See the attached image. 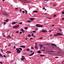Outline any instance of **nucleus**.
<instances>
[{
  "label": "nucleus",
  "instance_id": "1",
  "mask_svg": "<svg viewBox=\"0 0 64 64\" xmlns=\"http://www.w3.org/2000/svg\"><path fill=\"white\" fill-rule=\"evenodd\" d=\"M35 26L37 27H43V25L39 24H37Z\"/></svg>",
  "mask_w": 64,
  "mask_h": 64
},
{
  "label": "nucleus",
  "instance_id": "2",
  "mask_svg": "<svg viewBox=\"0 0 64 64\" xmlns=\"http://www.w3.org/2000/svg\"><path fill=\"white\" fill-rule=\"evenodd\" d=\"M60 35L62 36L63 35L62 33H57L56 34H55L54 35V36H60Z\"/></svg>",
  "mask_w": 64,
  "mask_h": 64
},
{
  "label": "nucleus",
  "instance_id": "3",
  "mask_svg": "<svg viewBox=\"0 0 64 64\" xmlns=\"http://www.w3.org/2000/svg\"><path fill=\"white\" fill-rule=\"evenodd\" d=\"M22 2H24V3H29L30 2L26 0H20Z\"/></svg>",
  "mask_w": 64,
  "mask_h": 64
},
{
  "label": "nucleus",
  "instance_id": "4",
  "mask_svg": "<svg viewBox=\"0 0 64 64\" xmlns=\"http://www.w3.org/2000/svg\"><path fill=\"white\" fill-rule=\"evenodd\" d=\"M16 52L17 53H21V51L20 50H19V49H18L17 48H16Z\"/></svg>",
  "mask_w": 64,
  "mask_h": 64
},
{
  "label": "nucleus",
  "instance_id": "5",
  "mask_svg": "<svg viewBox=\"0 0 64 64\" xmlns=\"http://www.w3.org/2000/svg\"><path fill=\"white\" fill-rule=\"evenodd\" d=\"M41 32H44V33H46V32H47V31L46 30H42V31H40Z\"/></svg>",
  "mask_w": 64,
  "mask_h": 64
},
{
  "label": "nucleus",
  "instance_id": "6",
  "mask_svg": "<svg viewBox=\"0 0 64 64\" xmlns=\"http://www.w3.org/2000/svg\"><path fill=\"white\" fill-rule=\"evenodd\" d=\"M19 25H17L16 26H14L13 27V28H17L19 27Z\"/></svg>",
  "mask_w": 64,
  "mask_h": 64
},
{
  "label": "nucleus",
  "instance_id": "7",
  "mask_svg": "<svg viewBox=\"0 0 64 64\" xmlns=\"http://www.w3.org/2000/svg\"><path fill=\"white\" fill-rule=\"evenodd\" d=\"M29 19H30V20L31 21H33V20H34L35 19V18H29Z\"/></svg>",
  "mask_w": 64,
  "mask_h": 64
},
{
  "label": "nucleus",
  "instance_id": "8",
  "mask_svg": "<svg viewBox=\"0 0 64 64\" xmlns=\"http://www.w3.org/2000/svg\"><path fill=\"white\" fill-rule=\"evenodd\" d=\"M20 30L22 32V33H24L25 32V31H24V30H23V29H21Z\"/></svg>",
  "mask_w": 64,
  "mask_h": 64
},
{
  "label": "nucleus",
  "instance_id": "9",
  "mask_svg": "<svg viewBox=\"0 0 64 64\" xmlns=\"http://www.w3.org/2000/svg\"><path fill=\"white\" fill-rule=\"evenodd\" d=\"M7 37L8 38V39H10V38H11V36L10 35H8L7 36Z\"/></svg>",
  "mask_w": 64,
  "mask_h": 64
},
{
  "label": "nucleus",
  "instance_id": "10",
  "mask_svg": "<svg viewBox=\"0 0 64 64\" xmlns=\"http://www.w3.org/2000/svg\"><path fill=\"white\" fill-rule=\"evenodd\" d=\"M34 54V52H33L31 54H30L29 56H31L33 55Z\"/></svg>",
  "mask_w": 64,
  "mask_h": 64
},
{
  "label": "nucleus",
  "instance_id": "11",
  "mask_svg": "<svg viewBox=\"0 0 64 64\" xmlns=\"http://www.w3.org/2000/svg\"><path fill=\"white\" fill-rule=\"evenodd\" d=\"M34 48L36 49H37V48H38V46H37V45H36Z\"/></svg>",
  "mask_w": 64,
  "mask_h": 64
},
{
  "label": "nucleus",
  "instance_id": "12",
  "mask_svg": "<svg viewBox=\"0 0 64 64\" xmlns=\"http://www.w3.org/2000/svg\"><path fill=\"white\" fill-rule=\"evenodd\" d=\"M51 46H55V47H56V44H51Z\"/></svg>",
  "mask_w": 64,
  "mask_h": 64
},
{
  "label": "nucleus",
  "instance_id": "13",
  "mask_svg": "<svg viewBox=\"0 0 64 64\" xmlns=\"http://www.w3.org/2000/svg\"><path fill=\"white\" fill-rule=\"evenodd\" d=\"M20 47H22V48H25V46H20Z\"/></svg>",
  "mask_w": 64,
  "mask_h": 64
},
{
  "label": "nucleus",
  "instance_id": "14",
  "mask_svg": "<svg viewBox=\"0 0 64 64\" xmlns=\"http://www.w3.org/2000/svg\"><path fill=\"white\" fill-rule=\"evenodd\" d=\"M56 5L57 4H53V6H54V7H55V6H56Z\"/></svg>",
  "mask_w": 64,
  "mask_h": 64
},
{
  "label": "nucleus",
  "instance_id": "15",
  "mask_svg": "<svg viewBox=\"0 0 64 64\" xmlns=\"http://www.w3.org/2000/svg\"><path fill=\"white\" fill-rule=\"evenodd\" d=\"M38 53H41V50H38Z\"/></svg>",
  "mask_w": 64,
  "mask_h": 64
},
{
  "label": "nucleus",
  "instance_id": "16",
  "mask_svg": "<svg viewBox=\"0 0 64 64\" xmlns=\"http://www.w3.org/2000/svg\"><path fill=\"white\" fill-rule=\"evenodd\" d=\"M25 59V58H21L22 60V61H24V60Z\"/></svg>",
  "mask_w": 64,
  "mask_h": 64
},
{
  "label": "nucleus",
  "instance_id": "17",
  "mask_svg": "<svg viewBox=\"0 0 64 64\" xmlns=\"http://www.w3.org/2000/svg\"><path fill=\"white\" fill-rule=\"evenodd\" d=\"M33 13H38V12L37 10L34 11L33 12Z\"/></svg>",
  "mask_w": 64,
  "mask_h": 64
},
{
  "label": "nucleus",
  "instance_id": "18",
  "mask_svg": "<svg viewBox=\"0 0 64 64\" xmlns=\"http://www.w3.org/2000/svg\"><path fill=\"white\" fill-rule=\"evenodd\" d=\"M8 52V53L11 54V52L10 51H8V52H6V53H7Z\"/></svg>",
  "mask_w": 64,
  "mask_h": 64
},
{
  "label": "nucleus",
  "instance_id": "19",
  "mask_svg": "<svg viewBox=\"0 0 64 64\" xmlns=\"http://www.w3.org/2000/svg\"><path fill=\"white\" fill-rule=\"evenodd\" d=\"M31 36V34H28V37H30Z\"/></svg>",
  "mask_w": 64,
  "mask_h": 64
},
{
  "label": "nucleus",
  "instance_id": "20",
  "mask_svg": "<svg viewBox=\"0 0 64 64\" xmlns=\"http://www.w3.org/2000/svg\"><path fill=\"white\" fill-rule=\"evenodd\" d=\"M27 22H28L30 23V22H31V21H30V20H28L27 21Z\"/></svg>",
  "mask_w": 64,
  "mask_h": 64
},
{
  "label": "nucleus",
  "instance_id": "21",
  "mask_svg": "<svg viewBox=\"0 0 64 64\" xmlns=\"http://www.w3.org/2000/svg\"><path fill=\"white\" fill-rule=\"evenodd\" d=\"M4 14L5 15H7V14L6 13H5V12H4Z\"/></svg>",
  "mask_w": 64,
  "mask_h": 64
},
{
  "label": "nucleus",
  "instance_id": "22",
  "mask_svg": "<svg viewBox=\"0 0 64 64\" xmlns=\"http://www.w3.org/2000/svg\"><path fill=\"white\" fill-rule=\"evenodd\" d=\"M16 24V22H14L12 23V25H13V24Z\"/></svg>",
  "mask_w": 64,
  "mask_h": 64
},
{
  "label": "nucleus",
  "instance_id": "23",
  "mask_svg": "<svg viewBox=\"0 0 64 64\" xmlns=\"http://www.w3.org/2000/svg\"><path fill=\"white\" fill-rule=\"evenodd\" d=\"M2 24H3L4 25H5L6 24V22H4L2 23Z\"/></svg>",
  "mask_w": 64,
  "mask_h": 64
},
{
  "label": "nucleus",
  "instance_id": "24",
  "mask_svg": "<svg viewBox=\"0 0 64 64\" xmlns=\"http://www.w3.org/2000/svg\"><path fill=\"white\" fill-rule=\"evenodd\" d=\"M58 30H59L60 31V32H61L62 31V30H61V29L59 28V29H58Z\"/></svg>",
  "mask_w": 64,
  "mask_h": 64
},
{
  "label": "nucleus",
  "instance_id": "25",
  "mask_svg": "<svg viewBox=\"0 0 64 64\" xmlns=\"http://www.w3.org/2000/svg\"><path fill=\"white\" fill-rule=\"evenodd\" d=\"M45 56V55H42V54H41L40 56H42V57H43V56Z\"/></svg>",
  "mask_w": 64,
  "mask_h": 64
},
{
  "label": "nucleus",
  "instance_id": "26",
  "mask_svg": "<svg viewBox=\"0 0 64 64\" xmlns=\"http://www.w3.org/2000/svg\"><path fill=\"white\" fill-rule=\"evenodd\" d=\"M9 20L8 19H7L6 20V22H8Z\"/></svg>",
  "mask_w": 64,
  "mask_h": 64
},
{
  "label": "nucleus",
  "instance_id": "27",
  "mask_svg": "<svg viewBox=\"0 0 64 64\" xmlns=\"http://www.w3.org/2000/svg\"><path fill=\"white\" fill-rule=\"evenodd\" d=\"M64 14V12H62V13L61 14V15H63V14Z\"/></svg>",
  "mask_w": 64,
  "mask_h": 64
},
{
  "label": "nucleus",
  "instance_id": "28",
  "mask_svg": "<svg viewBox=\"0 0 64 64\" xmlns=\"http://www.w3.org/2000/svg\"><path fill=\"white\" fill-rule=\"evenodd\" d=\"M0 56L1 57H3V56H2V55L1 54H0Z\"/></svg>",
  "mask_w": 64,
  "mask_h": 64
},
{
  "label": "nucleus",
  "instance_id": "29",
  "mask_svg": "<svg viewBox=\"0 0 64 64\" xmlns=\"http://www.w3.org/2000/svg\"><path fill=\"white\" fill-rule=\"evenodd\" d=\"M26 50H27V51H29V50H30V49H29L28 48H27Z\"/></svg>",
  "mask_w": 64,
  "mask_h": 64
},
{
  "label": "nucleus",
  "instance_id": "30",
  "mask_svg": "<svg viewBox=\"0 0 64 64\" xmlns=\"http://www.w3.org/2000/svg\"><path fill=\"white\" fill-rule=\"evenodd\" d=\"M43 9L44 10H45L46 11V9L45 8V7H44L43 8Z\"/></svg>",
  "mask_w": 64,
  "mask_h": 64
},
{
  "label": "nucleus",
  "instance_id": "31",
  "mask_svg": "<svg viewBox=\"0 0 64 64\" xmlns=\"http://www.w3.org/2000/svg\"><path fill=\"white\" fill-rule=\"evenodd\" d=\"M53 30H50L48 31V32H52V31H53Z\"/></svg>",
  "mask_w": 64,
  "mask_h": 64
},
{
  "label": "nucleus",
  "instance_id": "32",
  "mask_svg": "<svg viewBox=\"0 0 64 64\" xmlns=\"http://www.w3.org/2000/svg\"><path fill=\"white\" fill-rule=\"evenodd\" d=\"M19 31H16V33H19Z\"/></svg>",
  "mask_w": 64,
  "mask_h": 64
},
{
  "label": "nucleus",
  "instance_id": "33",
  "mask_svg": "<svg viewBox=\"0 0 64 64\" xmlns=\"http://www.w3.org/2000/svg\"><path fill=\"white\" fill-rule=\"evenodd\" d=\"M32 32L33 33H36V31H32Z\"/></svg>",
  "mask_w": 64,
  "mask_h": 64
},
{
  "label": "nucleus",
  "instance_id": "34",
  "mask_svg": "<svg viewBox=\"0 0 64 64\" xmlns=\"http://www.w3.org/2000/svg\"><path fill=\"white\" fill-rule=\"evenodd\" d=\"M24 29H26V30L27 29V27H25L24 28Z\"/></svg>",
  "mask_w": 64,
  "mask_h": 64
},
{
  "label": "nucleus",
  "instance_id": "35",
  "mask_svg": "<svg viewBox=\"0 0 64 64\" xmlns=\"http://www.w3.org/2000/svg\"><path fill=\"white\" fill-rule=\"evenodd\" d=\"M34 36V34L32 33V36Z\"/></svg>",
  "mask_w": 64,
  "mask_h": 64
},
{
  "label": "nucleus",
  "instance_id": "36",
  "mask_svg": "<svg viewBox=\"0 0 64 64\" xmlns=\"http://www.w3.org/2000/svg\"><path fill=\"white\" fill-rule=\"evenodd\" d=\"M56 14H54V17H56Z\"/></svg>",
  "mask_w": 64,
  "mask_h": 64
},
{
  "label": "nucleus",
  "instance_id": "37",
  "mask_svg": "<svg viewBox=\"0 0 64 64\" xmlns=\"http://www.w3.org/2000/svg\"><path fill=\"white\" fill-rule=\"evenodd\" d=\"M19 49H20V50H22V49L21 48H19Z\"/></svg>",
  "mask_w": 64,
  "mask_h": 64
},
{
  "label": "nucleus",
  "instance_id": "38",
  "mask_svg": "<svg viewBox=\"0 0 64 64\" xmlns=\"http://www.w3.org/2000/svg\"><path fill=\"white\" fill-rule=\"evenodd\" d=\"M22 13H25V11H23L22 12Z\"/></svg>",
  "mask_w": 64,
  "mask_h": 64
},
{
  "label": "nucleus",
  "instance_id": "39",
  "mask_svg": "<svg viewBox=\"0 0 64 64\" xmlns=\"http://www.w3.org/2000/svg\"><path fill=\"white\" fill-rule=\"evenodd\" d=\"M35 43L36 45H37V42H36Z\"/></svg>",
  "mask_w": 64,
  "mask_h": 64
},
{
  "label": "nucleus",
  "instance_id": "40",
  "mask_svg": "<svg viewBox=\"0 0 64 64\" xmlns=\"http://www.w3.org/2000/svg\"><path fill=\"white\" fill-rule=\"evenodd\" d=\"M42 38H43V37H40V38H39V39H42Z\"/></svg>",
  "mask_w": 64,
  "mask_h": 64
},
{
  "label": "nucleus",
  "instance_id": "41",
  "mask_svg": "<svg viewBox=\"0 0 64 64\" xmlns=\"http://www.w3.org/2000/svg\"><path fill=\"white\" fill-rule=\"evenodd\" d=\"M25 12H26V14H27V10H25Z\"/></svg>",
  "mask_w": 64,
  "mask_h": 64
},
{
  "label": "nucleus",
  "instance_id": "42",
  "mask_svg": "<svg viewBox=\"0 0 64 64\" xmlns=\"http://www.w3.org/2000/svg\"><path fill=\"white\" fill-rule=\"evenodd\" d=\"M4 57H5V58H6V56L5 55H4Z\"/></svg>",
  "mask_w": 64,
  "mask_h": 64
},
{
  "label": "nucleus",
  "instance_id": "43",
  "mask_svg": "<svg viewBox=\"0 0 64 64\" xmlns=\"http://www.w3.org/2000/svg\"><path fill=\"white\" fill-rule=\"evenodd\" d=\"M31 49H34V48H33V47H32L31 48Z\"/></svg>",
  "mask_w": 64,
  "mask_h": 64
},
{
  "label": "nucleus",
  "instance_id": "44",
  "mask_svg": "<svg viewBox=\"0 0 64 64\" xmlns=\"http://www.w3.org/2000/svg\"><path fill=\"white\" fill-rule=\"evenodd\" d=\"M43 46V45H40V47H42Z\"/></svg>",
  "mask_w": 64,
  "mask_h": 64
},
{
  "label": "nucleus",
  "instance_id": "45",
  "mask_svg": "<svg viewBox=\"0 0 64 64\" xmlns=\"http://www.w3.org/2000/svg\"><path fill=\"white\" fill-rule=\"evenodd\" d=\"M33 38H30V40H31V39H33Z\"/></svg>",
  "mask_w": 64,
  "mask_h": 64
},
{
  "label": "nucleus",
  "instance_id": "46",
  "mask_svg": "<svg viewBox=\"0 0 64 64\" xmlns=\"http://www.w3.org/2000/svg\"><path fill=\"white\" fill-rule=\"evenodd\" d=\"M14 49H15V48H16V46H14Z\"/></svg>",
  "mask_w": 64,
  "mask_h": 64
},
{
  "label": "nucleus",
  "instance_id": "47",
  "mask_svg": "<svg viewBox=\"0 0 64 64\" xmlns=\"http://www.w3.org/2000/svg\"><path fill=\"white\" fill-rule=\"evenodd\" d=\"M32 51H31L30 52V53H32Z\"/></svg>",
  "mask_w": 64,
  "mask_h": 64
},
{
  "label": "nucleus",
  "instance_id": "48",
  "mask_svg": "<svg viewBox=\"0 0 64 64\" xmlns=\"http://www.w3.org/2000/svg\"><path fill=\"white\" fill-rule=\"evenodd\" d=\"M22 23H23V22H22L20 23V24H22Z\"/></svg>",
  "mask_w": 64,
  "mask_h": 64
},
{
  "label": "nucleus",
  "instance_id": "49",
  "mask_svg": "<svg viewBox=\"0 0 64 64\" xmlns=\"http://www.w3.org/2000/svg\"><path fill=\"white\" fill-rule=\"evenodd\" d=\"M62 20H64V18H62Z\"/></svg>",
  "mask_w": 64,
  "mask_h": 64
},
{
  "label": "nucleus",
  "instance_id": "50",
  "mask_svg": "<svg viewBox=\"0 0 64 64\" xmlns=\"http://www.w3.org/2000/svg\"><path fill=\"white\" fill-rule=\"evenodd\" d=\"M54 24H53L52 25V27H54Z\"/></svg>",
  "mask_w": 64,
  "mask_h": 64
},
{
  "label": "nucleus",
  "instance_id": "51",
  "mask_svg": "<svg viewBox=\"0 0 64 64\" xmlns=\"http://www.w3.org/2000/svg\"><path fill=\"white\" fill-rule=\"evenodd\" d=\"M1 51L2 52H3V51L2 49H1Z\"/></svg>",
  "mask_w": 64,
  "mask_h": 64
},
{
  "label": "nucleus",
  "instance_id": "52",
  "mask_svg": "<svg viewBox=\"0 0 64 64\" xmlns=\"http://www.w3.org/2000/svg\"><path fill=\"white\" fill-rule=\"evenodd\" d=\"M48 18V19H51V18Z\"/></svg>",
  "mask_w": 64,
  "mask_h": 64
},
{
  "label": "nucleus",
  "instance_id": "53",
  "mask_svg": "<svg viewBox=\"0 0 64 64\" xmlns=\"http://www.w3.org/2000/svg\"><path fill=\"white\" fill-rule=\"evenodd\" d=\"M22 58H24V56H22Z\"/></svg>",
  "mask_w": 64,
  "mask_h": 64
},
{
  "label": "nucleus",
  "instance_id": "54",
  "mask_svg": "<svg viewBox=\"0 0 64 64\" xmlns=\"http://www.w3.org/2000/svg\"><path fill=\"white\" fill-rule=\"evenodd\" d=\"M8 46L9 47H10V46H11V45L10 44H8Z\"/></svg>",
  "mask_w": 64,
  "mask_h": 64
},
{
  "label": "nucleus",
  "instance_id": "55",
  "mask_svg": "<svg viewBox=\"0 0 64 64\" xmlns=\"http://www.w3.org/2000/svg\"><path fill=\"white\" fill-rule=\"evenodd\" d=\"M21 11H22V10H20V12H21Z\"/></svg>",
  "mask_w": 64,
  "mask_h": 64
},
{
  "label": "nucleus",
  "instance_id": "56",
  "mask_svg": "<svg viewBox=\"0 0 64 64\" xmlns=\"http://www.w3.org/2000/svg\"><path fill=\"white\" fill-rule=\"evenodd\" d=\"M44 14H45V15H47V13H44Z\"/></svg>",
  "mask_w": 64,
  "mask_h": 64
},
{
  "label": "nucleus",
  "instance_id": "57",
  "mask_svg": "<svg viewBox=\"0 0 64 64\" xmlns=\"http://www.w3.org/2000/svg\"><path fill=\"white\" fill-rule=\"evenodd\" d=\"M17 9H18V8H16V10H17Z\"/></svg>",
  "mask_w": 64,
  "mask_h": 64
},
{
  "label": "nucleus",
  "instance_id": "58",
  "mask_svg": "<svg viewBox=\"0 0 64 64\" xmlns=\"http://www.w3.org/2000/svg\"><path fill=\"white\" fill-rule=\"evenodd\" d=\"M6 36H5V35H3V37H5Z\"/></svg>",
  "mask_w": 64,
  "mask_h": 64
},
{
  "label": "nucleus",
  "instance_id": "59",
  "mask_svg": "<svg viewBox=\"0 0 64 64\" xmlns=\"http://www.w3.org/2000/svg\"><path fill=\"white\" fill-rule=\"evenodd\" d=\"M59 58V57H55V58Z\"/></svg>",
  "mask_w": 64,
  "mask_h": 64
},
{
  "label": "nucleus",
  "instance_id": "60",
  "mask_svg": "<svg viewBox=\"0 0 64 64\" xmlns=\"http://www.w3.org/2000/svg\"><path fill=\"white\" fill-rule=\"evenodd\" d=\"M52 35H53V34L50 35V36H52Z\"/></svg>",
  "mask_w": 64,
  "mask_h": 64
},
{
  "label": "nucleus",
  "instance_id": "61",
  "mask_svg": "<svg viewBox=\"0 0 64 64\" xmlns=\"http://www.w3.org/2000/svg\"><path fill=\"white\" fill-rule=\"evenodd\" d=\"M20 34H21L22 33V32H20Z\"/></svg>",
  "mask_w": 64,
  "mask_h": 64
},
{
  "label": "nucleus",
  "instance_id": "62",
  "mask_svg": "<svg viewBox=\"0 0 64 64\" xmlns=\"http://www.w3.org/2000/svg\"><path fill=\"white\" fill-rule=\"evenodd\" d=\"M0 64H2V62H0Z\"/></svg>",
  "mask_w": 64,
  "mask_h": 64
},
{
  "label": "nucleus",
  "instance_id": "63",
  "mask_svg": "<svg viewBox=\"0 0 64 64\" xmlns=\"http://www.w3.org/2000/svg\"><path fill=\"white\" fill-rule=\"evenodd\" d=\"M50 52H54V51H50Z\"/></svg>",
  "mask_w": 64,
  "mask_h": 64
},
{
  "label": "nucleus",
  "instance_id": "64",
  "mask_svg": "<svg viewBox=\"0 0 64 64\" xmlns=\"http://www.w3.org/2000/svg\"><path fill=\"white\" fill-rule=\"evenodd\" d=\"M26 40H27V38H26L25 39Z\"/></svg>",
  "mask_w": 64,
  "mask_h": 64
}]
</instances>
